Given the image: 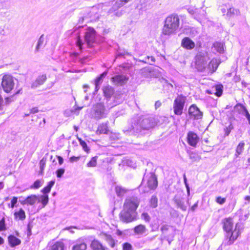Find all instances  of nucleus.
Here are the masks:
<instances>
[{
	"mask_svg": "<svg viewBox=\"0 0 250 250\" xmlns=\"http://www.w3.org/2000/svg\"><path fill=\"white\" fill-rule=\"evenodd\" d=\"M180 19L177 15L172 14L167 17L165 21L163 33L166 35H170L176 32L179 28Z\"/></svg>",
	"mask_w": 250,
	"mask_h": 250,
	"instance_id": "1",
	"label": "nucleus"
},
{
	"mask_svg": "<svg viewBox=\"0 0 250 250\" xmlns=\"http://www.w3.org/2000/svg\"><path fill=\"white\" fill-rule=\"evenodd\" d=\"M97 38L95 30L91 28L87 29L85 32L84 40L83 41L80 37H78L76 41V45L80 50H82L85 46L92 47L94 44L96 43L95 39Z\"/></svg>",
	"mask_w": 250,
	"mask_h": 250,
	"instance_id": "2",
	"label": "nucleus"
},
{
	"mask_svg": "<svg viewBox=\"0 0 250 250\" xmlns=\"http://www.w3.org/2000/svg\"><path fill=\"white\" fill-rule=\"evenodd\" d=\"M157 184V178L153 172L146 173L140 185V189L144 193H146L150 190L155 189Z\"/></svg>",
	"mask_w": 250,
	"mask_h": 250,
	"instance_id": "3",
	"label": "nucleus"
},
{
	"mask_svg": "<svg viewBox=\"0 0 250 250\" xmlns=\"http://www.w3.org/2000/svg\"><path fill=\"white\" fill-rule=\"evenodd\" d=\"M108 113V110L101 103L94 105L91 110V115L94 118L97 119L105 118Z\"/></svg>",
	"mask_w": 250,
	"mask_h": 250,
	"instance_id": "4",
	"label": "nucleus"
},
{
	"mask_svg": "<svg viewBox=\"0 0 250 250\" xmlns=\"http://www.w3.org/2000/svg\"><path fill=\"white\" fill-rule=\"evenodd\" d=\"M15 81L17 80L10 75L3 76L1 84L4 91L10 92L15 86Z\"/></svg>",
	"mask_w": 250,
	"mask_h": 250,
	"instance_id": "5",
	"label": "nucleus"
},
{
	"mask_svg": "<svg viewBox=\"0 0 250 250\" xmlns=\"http://www.w3.org/2000/svg\"><path fill=\"white\" fill-rule=\"evenodd\" d=\"M137 211H133L123 208L120 213V218L125 223H130L137 219Z\"/></svg>",
	"mask_w": 250,
	"mask_h": 250,
	"instance_id": "6",
	"label": "nucleus"
},
{
	"mask_svg": "<svg viewBox=\"0 0 250 250\" xmlns=\"http://www.w3.org/2000/svg\"><path fill=\"white\" fill-rule=\"evenodd\" d=\"M186 97L183 95H178L174 100L173 103L174 112L176 115H180L183 113Z\"/></svg>",
	"mask_w": 250,
	"mask_h": 250,
	"instance_id": "7",
	"label": "nucleus"
},
{
	"mask_svg": "<svg viewBox=\"0 0 250 250\" xmlns=\"http://www.w3.org/2000/svg\"><path fill=\"white\" fill-rule=\"evenodd\" d=\"M188 12L192 15H195V18L199 21L203 25L207 23L208 20L206 17V12L202 10H198L194 8H189L188 10Z\"/></svg>",
	"mask_w": 250,
	"mask_h": 250,
	"instance_id": "8",
	"label": "nucleus"
},
{
	"mask_svg": "<svg viewBox=\"0 0 250 250\" xmlns=\"http://www.w3.org/2000/svg\"><path fill=\"white\" fill-rule=\"evenodd\" d=\"M140 204L139 199L136 197L126 198L124 203L123 208L133 211H136Z\"/></svg>",
	"mask_w": 250,
	"mask_h": 250,
	"instance_id": "9",
	"label": "nucleus"
},
{
	"mask_svg": "<svg viewBox=\"0 0 250 250\" xmlns=\"http://www.w3.org/2000/svg\"><path fill=\"white\" fill-rule=\"evenodd\" d=\"M155 125L154 122L152 119L147 118H141L139 120V122L135 125V127H132L130 131L133 129L134 130L135 128L136 130H139V127L143 129L148 130L153 127Z\"/></svg>",
	"mask_w": 250,
	"mask_h": 250,
	"instance_id": "10",
	"label": "nucleus"
},
{
	"mask_svg": "<svg viewBox=\"0 0 250 250\" xmlns=\"http://www.w3.org/2000/svg\"><path fill=\"white\" fill-rule=\"evenodd\" d=\"M188 112L191 117L193 118L194 119H199L202 118V112L197 107V106L194 104H193L189 107Z\"/></svg>",
	"mask_w": 250,
	"mask_h": 250,
	"instance_id": "11",
	"label": "nucleus"
},
{
	"mask_svg": "<svg viewBox=\"0 0 250 250\" xmlns=\"http://www.w3.org/2000/svg\"><path fill=\"white\" fill-rule=\"evenodd\" d=\"M128 80V77L124 75H118L112 78V82L114 84L118 85L125 84Z\"/></svg>",
	"mask_w": 250,
	"mask_h": 250,
	"instance_id": "12",
	"label": "nucleus"
},
{
	"mask_svg": "<svg viewBox=\"0 0 250 250\" xmlns=\"http://www.w3.org/2000/svg\"><path fill=\"white\" fill-rule=\"evenodd\" d=\"M187 140L190 146L195 147L199 141V138L196 133L189 131L187 135Z\"/></svg>",
	"mask_w": 250,
	"mask_h": 250,
	"instance_id": "13",
	"label": "nucleus"
},
{
	"mask_svg": "<svg viewBox=\"0 0 250 250\" xmlns=\"http://www.w3.org/2000/svg\"><path fill=\"white\" fill-rule=\"evenodd\" d=\"M181 45L182 47L188 50H191L195 46L194 42L188 37H185L182 40Z\"/></svg>",
	"mask_w": 250,
	"mask_h": 250,
	"instance_id": "14",
	"label": "nucleus"
},
{
	"mask_svg": "<svg viewBox=\"0 0 250 250\" xmlns=\"http://www.w3.org/2000/svg\"><path fill=\"white\" fill-rule=\"evenodd\" d=\"M124 95L122 93H116L113 97V103H108V106H110V108L116 106L122 103L124 100Z\"/></svg>",
	"mask_w": 250,
	"mask_h": 250,
	"instance_id": "15",
	"label": "nucleus"
},
{
	"mask_svg": "<svg viewBox=\"0 0 250 250\" xmlns=\"http://www.w3.org/2000/svg\"><path fill=\"white\" fill-rule=\"evenodd\" d=\"M208 57L207 53H199L195 58L196 63L198 64L204 65L207 62Z\"/></svg>",
	"mask_w": 250,
	"mask_h": 250,
	"instance_id": "16",
	"label": "nucleus"
},
{
	"mask_svg": "<svg viewBox=\"0 0 250 250\" xmlns=\"http://www.w3.org/2000/svg\"><path fill=\"white\" fill-rule=\"evenodd\" d=\"M46 80V76L45 74L39 75L35 82H33L31 84V87L35 88L39 86L42 85Z\"/></svg>",
	"mask_w": 250,
	"mask_h": 250,
	"instance_id": "17",
	"label": "nucleus"
},
{
	"mask_svg": "<svg viewBox=\"0 0 250 250\" xmlns=\"http://www.w3.org/2000/svg\"><path fill=\"white\" fill-rule=\"evenodd\" d=\"M223 223L224 230L227 232H230L233 227L232 219L230 218H226L223 220Z\"/></svg>",
	"mask_w": 250,
	"mask_h": 250,
	"instance_id": "18",
	"label": "nucleus"
},
{
	"mask_svg": "<svg viewBox=\"0 0 250 250\" xmlns=\"http://www.w3.org/2000/svg\"><path fill=\"white\" fill-rule=\"evenodd\" d=\"M87 246L84 240L81 239L78 240L74 245L72 250H85Z\"/></svg>",
	"mask_w": 250,
	"mask_h": 250,
	"instance_id": "19",
	"label": "nucleus"
},
{
	"mask_svg": "<svg viewBox=\"0 0 250 250\" xmlns=\"http://www.w3.org/2000/svg\"><path fill=\"white\" fill-rule=\"evenodd\" d=\"M8 243L11 247H15L19 245L21 241L13 235H10L8 237Z\"/></svg>",
	"mask_w": 250,
	"mask_h": 250,
	"instance_id": "20",
	"label": "nucleus"
},
{
	"mask_svg": "<svg viewBox=\"0 0 250 250\" xmlns=\"http://www.w3.org/2000/svg\"><path fill=\"white\" fill-rule=\"evenodd\" d=\"M240 227V225L239 224H237L236 225L235 229L232 232L231 236L229 237V241H231L229 243V244H232L240 235V232L239 230Z\"/></svg>",
	"mask_w": 250,
	"mask_h": 250,
	"instance_id": "21",
	"label": "nucleus"
},
{
	"mask_svg": "<svg viewBox=\"0 0 250 250\" xmlns=\"http://www.w3.org/2000/svg\"><path fill=\"white\" fill-rule=\"evenodd\" d=\"M133 230L135 234L142 235L146 232L147 229L145 225L140 224L134 227Z\"/></svg>",
	"mask_w": 250,
	"mask_h": 250,
	"instance_id": "22",
	"label": "nucleus"
},
{
	"mask_svg": "<svg viewBox=\"0 0 250 250\" xmlns=\"http://www.w3.org/2000/svg\"><path fill=\"white\" fill-rule=\"evenodd\" d=\"M174 200L177 206L182 210L185 211L186 210L187 206L185 204V201L183 198H180L176 196Z\"/></svg>",
	"mask_w": 250,
	"mask_h": 250,
	"instance_id": "23",
	"label": "nucleus"
},
{
	"mask_svg": "<svg viewBox=\"0 0 250 250\" xmlns=\"http://www.w3.org/2000/svg\"><path fill=\"white\" fill-rule=\"evenodd\" d=\"M103 92L104 96L107 99H110L111 95L114 93V89L112 87L109 85L104 86L103 89Z\"/></svg>",
	"mask_w": 250,
	"mask_h": 250,
	"instance_id": "24",
	"label": "nucleus"
},
{
	"mask_svg": "<svg viewBox=\"0 0 250 250\" xmlns=\"http://www.w3.org/2000/svg\"><path fill=\"white\" fill-rule=\"evenodd\" d=\"M91 248L93 250H105L104 246L97 240H93L92 241Z\"/></svg>",
	"mask_w": 250,
	"mask_h": 250,
	"instance_id": "25",
	"label": "nucleus"
},
{
	"mask_svg": "<svg viewBox=\"0 0 250 250\" xmlns=\"http://www.w3.org/2000/svg\"><path fill=\"white\" fill-rule=\"evenodd\" d=\"M38 197L35 195H32L27 197L24 201V204L33 205L38 201Z\"/></svg>",
	"mask_w": 250,
	"mask_h": 250,
	"instance_id": "26",
	"label": "nucleus"
},
{
	"mask_svg": "<svg viewBox=\"0 0 250 250\" xmlns=\"http://www.w3.org/2000/svg\"><path fill=\"white\" fill-rule=\"evenodd\" d=\"M108 129L107 124H102L99 125L98 129L97 130V134H107L108 133Z\"/></svg>",
	"mask_w": 250,
	"mask_h": 250,
	"instance_id": "27",
	"label": "nucleus"
},
{
	"mask_svg": "<svg viewBox=\"0 0 250 250\" xmlns=\"http://www.w3.org/2000/svg\"><path fill=\"white\" fill-rule=\"evenodd\" d=\"M55 183V180H52L50 181L46 187H44L41 190V192H42L44 195H45L46 193H48L50 192L51 188L54 185Z\"/></svg>",
	"mask_w": 250,
	"mask_h": 250,
	"instance_id": "28",
	"label": "nucleus"
},
{
	"mask_svg": "<svg viewBox=\"0 0 250 250\" xmlns=\"http://www.w3.org/2000/svg\"><path fill=\"white\" fill-rule=\"evenodd\" d=\"M14 217L15 219L24 220L25 218V214L24 211L22 209H20L19 211L14 213Z\"/></svg>",
	"mask_w": 250,
	"mask_h": 250,
	"instance_id": "29",
	"label": "nucleus"
},
{
	"mask_svg": "<svg viewBox=\"0 0 250 250\" xmlns=\"http://www.w3.org/2000/svg\"><path fill=\"white\" fill-rule=\"evenodd\" d=\"M115 191L118 196L122 197L126 192L127 190L121 186H116L115 188Z\"/></svg>",
	"mask_w": 250,
	"mask_h": 250,
	"instance_id": "30",
	"label": "nucleus"
},
{
	"mask_svg": "<svg viewBox=\"0 0 250 250\" xmlns=\"http://www.w3.org/2000/svg\"><path fill=\"white\" fill-rule=\"evenodd\" d=\"M219 62L216 59H213L209 63V68L212 71L214 72L217 68Z\"/></svg>",
	"mask_w": 250,
	"mask_h": 250,
	"instance_id": "31",
	"label": "nucleus"
},
{
	"mask_svg": "<svg viewBox=\"0 0 250 250\" xmlns=\"http://www.w3.org/2000/svg\"><path fill=\"white\" fill-rule=\"evenodd\" d=\"M48 196L47 195H42L38 197V201L39 202H41L43 207L45 206L48 202Z\"/></svg>",
	"mask_w": 250,
	"mask_h": 250,
	"instance_id": "32",
	"label": "nucleus"
},
{
	"mask_svg": "<svg viewBox=\"0 0 250 250\" xmlns=\"http://www.w3.org/2000/svg\"><path fill=\"white\" fill-rule=\"evenodd\" d=\"M64 245L62 242H57L51 247L49 250H63Z\"/></svg>",
	"mask_w": 250,
	"mask_h": 250,
	"instance_id": "33",
	"label": "nucleus"
},
{
	"mask_svg": "<svg viewBox=\"0 0 250 250\" xmlns=\"http://www.w3.org/2000/svg\"><path fill=\"white\" fill-rule=\"evenodd\" d=\"M213 47L217 52L220 53H222L224 51L223 44L221 42H216L214 43Z\"/></svg>",
	"mask_w": 250,
	"mask_h": 250,
	"instance_id": "34",
	"label": "nucleus"
},
{
	"mask_svg": "<svg viewBox=\"0 0 250 250\" xmlns=\"http://www.w3.org/2000/svg\"><path fill=\"white\" fill-rule=\"evenodd\" d=\"M43 180L42 179H38L35 181L34 183V184L30 186V188H34V189H38L41 187L42 186V185L43 184Z\"/></svg>",
	"mask_w": 250,
	"mask_h": 250,
	"instance_id": "35",
	"label": "nucleus"
},
{
	"mask_svg": "<svg viewBox=\"0 0 250 250\" xmlns=\"http://www.w3.org/2000/svg\"><path fill=\"white\" fill-rule=\"evenodd\" d=\"M245 144L244 142H242L240 143L237 146L236 149V154L235 155L236 157H238L239 155L241 154L244 150Z\"/></svg>",
	"mask_w": 250,
	"mask_h": 250,
	"instance_id": "36",
	"label": "nucleus"
},
{
	"mask_svg": "<svg viewBox=\"0 0 250 250\" xmlns=\"http://www.w3.org/2000/svg\"><path fill=\"white\" fill-rule=\"evenodd\" d=\"M97 157H93L90 161L87 164V167H94L97 165Z\"/></svg>",
	"mask_w": 250,
	"mask_h": 250,
	"instance_id": "37",
	"label": "nucleus"
},
{
	"mask_svg": "<svg viewBox=\"0 0 250 250\" xmlns=\"http://www.w3.org/2000/svg\"><path fill=\"white\" fill-rule=\"evenodd\" d=\"M107 74V71H104L103 72L99 77L97 78V79L95 80V83L100 84L103 82V78L105 77Z\"/></svg>",
	"mask_w": 250,
	"mask_h": 250,
	"instance_id": "38",
	"label": "nucleus"
},
{
	"mask_svg": "<svg viewBox=\"0 0 250 250\" xmlns=\"http://www.w3.org/2000/svg\"><path fill=\"white\" fill-rule=\"evenodd\" d=\"M235 108L236 109H237L239 111L240 113H241L243 115L244 114V113H245V111L246 112L247 111H248L245 106H244L243 105H242V104H237L235 106Z\"/></svg>",
	"mask_w": 250,
	"mask_h": 250,
	"instance_id": "39",
	"label": "nucleus"
},
{
	"mask_svg": "<svg viewBox=\"0 0 250 250\" xmlns=\"http://www.w3.org/2000/svg\"><path fill=\"white\" fill-rule=\"evenodd\" d=\"M238 13V11L235 9L234 8L232 7H229L228 6V10L227 13V15L229 16H231L232 15L237 14Z\"/></svg>",
	"mask_w": 250,
	"mask_h": 250,
	"instance_id": "40",
	"label": "nucleus"
},
{
	"mask_svg": "<svg viewBox=\"0 0 250 250\" xmlns=\"http://www.w3.org/2000/svg\"><path fill=\"white\" fill-rule=\"evenodd\" d=\"M157 198L156 196L153 195L150 199V205L152 208H156L157 206Z\"/></svg>",
	"mask_w": 250,
	"mask_h": 250,
	"instance_id": "41",
	"label": "nucleus"
},
{
	"mask_svg": "<svg viewBox=\"0 0 250 250\" xmlns=\"http://www.w3.org/2000/svg\"><path fill=\"white\" fill-rule=\"evenodd\" d=\"M233 128V127L232 125V124H230L228 126L224 128V131H225V136H228L230 132H231V130Z\"/></svg>",
	"mask_w": 250,
	"mask_h": 250,
	"instance_id": "42",
	"label": "nucleus"
},
{
	"mask_svg": "<svg viewBox=\"0 0 250 250\" xmlns=\"http://www.w3.org/2000/svg\"><path fill=\"white\" fill-rule=\"evenodd\" d=\"M222 87L223 86L221 85H217L216 86L215 89L216 92L215 94L216 96L220 97L222 95L223 92Z\"/></svg>",
	"mask_w": 250,
	"mask_h": 250,
	"instance_id": "43",
	"label": "nucleus"
},
{
	"mask_svg": "<svg viewBox=\"0 0 250 250\" xmlns=\"http://www.w3.org/2000/svg\"><path fill=\"white\" fill-rule=\"evenodd\" d=\"M183 178H184V184H185V186H186V188H187L188 195H189V194H190L189 187L188 186V184L187 179L186 176L185 174H184Z\"/></svg>",
	"mask_w": 250,
	"mask_h": 250,
	"instance_id": "44",
	"label": "nucleus"
},
{
	"mask_svg": "<svg viewBox=\"0 0 250 250\" xmlns=\"http://www.w3.org/2000/svg\"><path fill=\"white\" fill-rule=\"evenodd\" d=\"M141 218L146 222H149L150 219L148 213L146 212H144L142 214Z\"/></svg>",
	"mask_w": 250,
	"mask_h": 250,
	"instance_id": "45",
	"label": "nucleus"
},
{
	"mask_svg": "<svg viewBox=\"0 0 250 250\" xmlns=\"http://www.w3.org/2000/svg\"><path fill=\"white\" fill-rule=\"evenodd\" d=\"M80 143L81 146L83 147V150L87 152L89 151V149L88 148L86 143L85 142L82 141V140H80Z\"/></svg>",
	"mask_w": 250,
	"mask_h": 250,
	"instance_id": "46",
	"label": "nucleus"
},
{
	"mask_svg": "<svg viewBox=\"0 0 250 250\" xmlns=\"http://www.w3.org/2000/svg\"><path fill=\"white\" fill-rule=\"evenodd\" d=\"M46 164V159L43 158L40 162V167L41 171H42Z\"/></svg>",
	"mask_w": 250,
	"mask_h": 250,
	"instance_id": "47",
	"label": "nucleus"
},
{
	"mask_svg": "<svg viewBox=\"0 0 250 250\" xmlns=\"http://www.w3.org/2000/svg\"><path fill=\"white\" fill-rule=\"evenodd\" d=\"M43 38L42 36H41L40 38H39V40L38 42V43H37V46H36V51H38L40 46H42L43 44Z\"/></svg>",
	"mask_w": 250,
	"mask_h": 250,
	"instance_id": "48",
	"label": "nucleus"
},
{
	"mask_svg": "<svg viewBox=\"0 0 250 250\" xmlns=\"http://www.w3.org/2000/svg\"><path fill=\"white\" fill-rule=\"evenodd\" d=\"M64 171L65 170L63 168H60L58 169L56 171L57 176L59 178L61 177L62 175L64 174Z\"/></svg>",
	"mask_w": 250,
	"mask_h": 250,
	"instance_id": "49",
	"label": "nucleus"
},
{
	"mask_svg": "<svg viewBox=\"0 0 250 250\" xmlns=\"http://www.w3.org/2000/svg\"><path fill=\"white\" fill-rule=\"evenodd\" d=\"M155 61V59L153 57H149L148 56L146 59H145V62L148 63L150 64H152Z\"/></svg>",
	"mask_w": 250,
	"mask_h": 250,
	"instance_id": "50",
	"label": "nucleus"
},
{
	"mask_svg": "<svg viewBox=\"0 0 250 250\" xmlns=\"http://www.w3.org/2000/svg\"><path fill=\"white\" fill-rule=\"evenodd\" d=\"M216 201L217 203L223 205L226 202V199L221 197H218L216 198Z\"/></svg>",
	"mask_w": 250,
	"mask_h": 250,
	"instance_id": "51",
	"label": "nucleus"
},
{
	"mask_svg": "<svg viewBox=\"0 0 250 250\" xmlns=\"http://www.w3.org/2000/svg\"><path fill=\"white\" fill-rule=\"evenodd\" d=\"M5 229V225L4 218L0 221V231Z\"/></svg>",
	"mask_w": 250,
	"mask_h": 250,
	"instance_id": "52",
	"label": "nucleus"
},
{
	"mask_svg": "<svg viewBox=\"0 0 250 250\" xmlns=\"http://www.w3.org/2000/svg\"><path fill=\"white\" fill-rule=\"evenodd\" d=\"M123 250H131L132 246L128 243H125L123 245Z\"/></svg>",
	"mask_w": 250,
	"mask_h": 250,
	"instance_id": "53",
	"label": "nucleus"
},
{
	"mask_svg": "<svg viewBox=\"0 0 250 250\" xmlns=\"http://www.w3.org/2000/svg\"><path fill=\"white\" fill-rule=\"evenodd\" d=\"M18 201V198L16 197H13L11 201V208H14Z\"/></svg>",
	"mask_w": 250,
	"mask_h": 250,
	"instance_id": "54",
	"label": "nucleus"
},
{
	"mask_svg": "<svg viewBox=\"0 0 250 250\" xmlns=\"http://www.w3.org/2000/svg\"><path fill=\"white\" fill-rule=\"evenodd\" d=\"M221 10L222 12L224 14L226 11H228V6L227 5H222L221 7Z\"/></svg>",
	"mask_w": 250,
	"mask_h": 250,
	"instance_id": "55",
	"label": "nucleus"
},
{
	"mask_svg": "<svg viewBox=\"0 0 250 250\" xmlns=\"http://www.w3.org/2000/svg\"><path fill=\"white\" fill-rule=\"evenodd\" d=\"M80 157L72 156L70 158L69 161L70 162H77L80 159Z\"/></svg>",
	"mask_w": 250,
	"mask_h": 250,
	"instance_id": "56",
	"label": "nucleus"
},
{
	"mask_svg": "<svg viewBox=\"0 0 250 250\" xmlns=\"http://www.w3.org/2000/svg\"><path fill=\"white\" fill-rule=\"evenodd\" d=\"M244 115H245L246 117V118L248 119L249 121V123L250 125V114H249L248 111H245V113H244Z\"/></svg>",
	"mask_w": 250,
	"mask_h": 250,
	"instance_id": "57",
	"label": "nucleus"
},
{
	"mask_svg": "<svg viewBox=\"0 0 250 250\" xmlns=\"http://www.w3.org/2000/svg\"><path fill=\"white\" fill-rule=\"evenodd\" d=\"M107 239L110 241V245L112 247H113L114 246V243L113 240L112 239L110 236H108Z\"/></svg>",
	"mask_w": 250,
	"mask_h": 250,
	"instance_id": "58",
	"label": "nucleus"
},
{
	"mask_svg": "<svg viewBox=\"0 0 250 250\" xmlns=\"http://www.w3.org/2000/svg\"><path fill=\"white\" fill-rule=\"evenodd\" d=\"M58 159L59 164L60 165L62 164V163L63 162V158L61 156H58Z\"/></svg>",
	"mask_w": 250,
	"mask_h": 250,
	"instance_id": "59",
	"label": "nucleus"
},
{
	"mask_svg": "<svg viewBox=\"0 0 250 250\" xmlns=\"http://www.w3.org/2000/svg\"><path fill=\"white\" fill-rule=\"evenodd\" d=\"M38 112L37 108H33L31 109L30 113H35Z\"/></svg>",
	"mask_w": 250,
	"mask_h": 250,
	"instance_id": "60",
	"label": "nucleus"
},
{
	"mask_svg": "<svg viewBox=\"0 0 250 250\" xmlns=\"http://www.w3.org/2000/svg\"><path fill=\"white\" fill-rule=\"evenodd\" d=\"M197 206H198V205H197V203H196V204H194V205H193L191 207V208H190V209H191V210L192 211H194V210H195V209L197 208Z\"/></svg>",
	"mask_w": 250,
	"mask_h": 250,
	"instance_id": "61",
	"label": "nucleus"
},
{
	"mask_svg": "<svg viewBox=\"0 0 250 250\" xmlns=\"http://www.w3.org/2000/svg\"><path fill=\"white\" fill-rule=\"evenodd\" d=\"M161 103L159 101H157L155 104V106L156 108L159 107L161 106Z\"/></svg>",
	"mask_w": 250,
	"mask_h": 250,
	"instance_id": "62",
	"label": "nucleus"
},
{
	"mask_svg": "<svg viewBox=\"0 0 250 250\" xmlns=\"http://www.w3.org/2000/svg\"><path fill=\"white\" fill-rule=\"evenodd\" d=\"M123 232L122 231H120V230H117L116 234L118 236H122L123 235Z\"/></svg>",
	"mask_w": 250,
	"mask_h": 250,
	"instance_id": "63",
	"label": "nucleus"
},
{
	"mask_svg": "<svg viewBox=\"0 0 250 250\" xmlns=\"http://www.w3.org/2000/svg\"><path fill=\"white\" fill-rule=\"evenodd\" d=\"M95 91H97L100 88V84L95 83Z\"/></svg>",
	"mask_w": 250,
	"mask_h": 250,
	"instance_id": "64",
	"label": "nucleus"
}]
</instances>
